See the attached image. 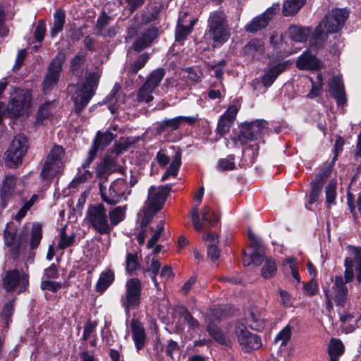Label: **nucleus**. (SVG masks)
<instances>
[{
	"label": "nucleus",
	"mask_w": 361,
	"mask_h": 361,
	"mask_svg": "<svg viewBox=\"0 0 361 361\" xmlns=\"http://www.w3.org/2000/svg\"><path fill=\"white\" fill-rule=\"evenodd\" d=\"M347 249L352 257H348L345 259L344 278L336 276L333 280L331 277V283L326 282L322 284L326 308L329 312L331 311L334 302L339 307L338 312L341 322V330L346 334L354 331L356 327L354 324H348L354 317L353 314L342 310L348 302V289L346 283L353 281L354 269L357 273V280L361 282V247L348 245Z\"/></svg>",
	"instance_id": "1"
},
{
	"label": "nucleus",
	"mask_w": 361,
	"mask_h": 361,
	"mask_svg": "<svg viewBox=\"0 0 361 361\" xmlns=\"http://www.w3.org/2000/svg\"><path fill=\"white\" fill-rule=\"evenodd\" d=\"M99 78V75L97 73L92 72L87 75L85 81L68 86L69 92H73L71 99L74 102L75 111L78 114L82 111L94 94Z\"/></svg>",
	"instance_id": "2"
},
{
	"label": "nucleus",
	"mask_w": 361,
	"mask_h": 361,
	"mask_svg": "<svg viewBox=\"0 0 361 361\" xmlns=\"http://www.w3.org/2000/svg\"><path fill=\"white\" fill-rule=\"evenodd\" d=\"M348 11L345 8H335L327 13L314 30V39L317 42H324L329 33L338 32L344 25L348 17Z\"/></svg>",
	"instance_id": "3"
},
{
	"label": "nucleus",
	"mask_w": 361,
	"mask_h": 361,
	"mask_svg": "<svg viewBox=\"0 0 361 361\" xmlns=\"http://www.w3.org/2000/svg\"><path fill=\"white\" fill-rule=\"evenodd\" d=\"M208 32L214 41V46L221 44L229 38V29L226 16L222 11H214L210 13L208 20Z\"/></svg>",
	"instance_id": "4"
},
{
	"label": "nucleus",
	"mask_w": 361,
	"mask_h": 361,
	"mask_svg": "<svg viewBox=\"0 0 361 361\" xmlns=\"http://www.w3.org/2000/svg\"><path fill=\"white\" fill-rule=\"evenodd\" d=\"M86 219L99 234L109 235L111 232L106 209L102 204L90 205L87 211Z\"/></svg>",
	"instance_id": "5"
},
{
	"label": "nucleus",
	"mask_w": 361,
	"mask_h": 361,
	"mask_svg": "<svg viewBox=\"0 0 361 361\" xmlns=\"http://www.w3.org/2000/svg\"><path fill=\"white\" fill-rule=\"evenodd\" d=\"M64 149L62 147L54 146L48 154L41 171L43 179L51 178L60 173L63 169Z\"/></svg>",
	"instance_id": "6"
},
{
	"label": "nucleus",
	"mask_w": 361,
	"mask_h": 361,
	"mask_svg": "<svg viewBox=\"0 0 361 361\" xmlns=\"http://www.w3.org/2000/svg\"><path fill=\"white\" fill-rule=\"evenodd\" d=\"M31 102V95L25 90L15 88L11 93L10 101L6 111L8 116L18 117L28 111Z\"/></svg>",
	"instance_id": "7"
},
{
	"label": "nucleus",
	"mask_w": 361,
	"mask_h": 361,
	"mask_svg": "<svg viewBox=\"0 0 361 361\" xmlns=\"http://www.w3.org/2000/svg\"><path fill=\"white\" fill-rule=\"evenodd\" d=\"M99 189L102 200L109 204L118 203L123 197L126 198L130 193V190L123 178L114 180L108 190L103 185H100Z\"/></svg>",
	"instance_id": "8"
},
{
	"label": "nucleus",
	"mask_w": 361,
	"mask_h": 361,
	"mask_svg": "<svg viewBox=\"0 0 361 361\" xmlns=\"http://www.w3.org/2000/svg\"><path fill=\"white\" fill-rule=\"evenodd\" d=\"M141 292V282L138 279L133 278L127 281L126 293L121 298L122 305L125 307L126 314H129L130 309L138 307L140 302Z\"/></svg>",
	"instance_id": "9"
},
{
	"label": "nucleus",
	"mask_w": 361,
	"mask_h": 361,
	"mask_svg": "<svg viewBox=\"0 0 361 361\" xmlns=\"http://www.w3.org/2000/svg\"><path fill=\"white\" fill-rule=\"evenodd\" d=\"M65 59V55L59 53L50 62L42 83V90L44 92H49L57 84Z\"/></svg>",
	"instance_id": "10"
},
{
	"label": "nucleus",
	"mask_w": 361,
	"mask_h": 361,
	"mask_svg": "<svg viewBox=\"0 0 361 361\" xmlns=\"http://www.w3.org/2000/svg\"><path fill=\"white\" fill-rule=\"evenodd\" d=\"M267 131V123L264 120H257L244 125L240 130L238 139L241 145L262 137Z\"/></svg>",
	"instance_id": "11"
},
{
	"label": "nucleus",
	"mask_w": 361,
	"mask_h": 361,
	"mask_svg": "<svg viewBox=\"0 0 361 361\" xmlns=\"http://www.w3.org/2000/svg\"><path fill=\"white\" fill-rule=\"evenodd\" d=\"M171 190V185L169 184L161 185L158 188L151 186L148 190L145 206L154 212H159L163 207L167 195Z\"/></svg>",
	"instance_id": "12"
},
{
	"label": "nucleus",
	"mask_w": 361,
	"mask_h": 361,
	"mask_svg": "<svg viewBox=\"0 0 361 361\" xmlns=\"http://www.w3.org/2000/svg\"><path fill=\"white\" fill-rule=\"evenodd\" d=\"M235 334L240 345L245 352L257 350L262 345L260 337L248 331L243 324L238 323L235 326Z\"/></svg>",
	"instance_id": "13"
},
{
	"label": "nucleus",
	"mask_w": 361,
	"mask_h": 361,
	"mask_svg": "<svg viewBox=\"0 0 361 361\" xmlns=\"http://www.w3.org/2000/svg\"><path fill=\"white\" fill-rule=\"evenodd\" d=\"M28 284V276L18 270L8 271L3 278V287L7 291L17 290L18 293L25 290Z\"/></svg>",
	"instance_id": "14"
},
{
	"label": "nucleus",
	"mask_w": 361,
	"mask_h": 361,
	"mask_svg": "<svg viewBox=\"0 0 361 361\" xmlns=\"http://www.w3.org/2000/svg\"><path fill=\"white\" fill-rule=\"evenodd\" d=\"M27 149V140L23 135H17L6 152L7 159L15 166L21 163Z\"/></svg>",
	"instance_id": "15"
},
{
	"label": "nucleus",
	"mask_w": 361,
	"mask_h": 361,
	"mask_svg": "<svg viewBox=\"0 0 361 361\" xmlns=\"http://www.w3.org/2000/svg\"><path fill=\"white\" fill-rule=\"evenodd\" d=\"M279 10L280 4L274 3L263 14L254 18L250 23L247 24L245 30L248 32H256L265 27Z\"/></svg>",
	"instance_id": "16"
},
{
	"label": "nucleus",
	"mask_w": 361,
	"mask_h": 361,
	"mask_svg": "<svg viewBox=\"0 0 361 361\" xmlns=\"http://www.w3.org/2000/svg\"><path fill=\"white\" fill-rule=\"evenodd\" d=\"M197 120L196 116H180L173 118H166L160 122H158L156 127L157 133H162L163 132L171 130H176L183 123H188L190 125L194 124Z\"/></svg>",
	"instance_id": "17"
},
{
	"label": "nucleus",
	"mask_w": 361,
	"mask_h": 361,
	"mask_svg": "<svg viewBox=\"0 0 361 361\" xmlns=\"http://www.w3.org/2000/svg\"><path fill=\"white\" fill-rule=\"evenodd\" d=\"M16 178L7 175L2 180L0 190L1 205L5 208L13 196L18 193L16 189Z\"/></svg>",
	"instance_id": "18"
},
{
	"label": "nucleus",
	"mask_w": 361,
	"mask_h": 361,
	"mask_svg": "<svg viewBox=\"0 0 361 361\" xmlns=\"http://www.w3.org/2000/svg\"><path fill=\"white\" fill-rule=\"evenodd\" d=\"M245 322L247 326L254 331H259L264 327V320L260 310L257 307H252L245 312Z\"/></svg>",
	"instance_id": "19"
},
{
	"label": "nucleus",
	"mask_w": 361,
	"mask_h": 361,
	"mask_svg": "<svg viewBox=\"0 0 361 361\" xmlns=\"http://www.w3.org/2000/svg\"><path fill=\"white\" fill-rule=\"evenodd\" d=\"M330 94L336 100L338 105L342 106L346 102L344 85L340 76H334L329 84Z\"/></svg>",
	"instance_id": "20"
},
{
	"label": "nucleus",
	"mask_w": 361,
	"mask_h": 361,
	"mask_svg": "<svg viewBox=\"0 0 361 361\" xmlns=\"http://www.w3.org/2000/svg\"><path fill=\"white\" fill-rule=\"evenodd\" d=\"M158 29L151 27L142 33L133 43L132 47L135 51H140L149 47L158 36Z\"/></svg>",
	"instance_id": "21"
},
{
	"label": "nucleus",
	"mask_w": 361,
	"mask_h": 361,
	"mask_svg": "<svg viewBox=\"0 0 361 361\" xmlns=\"http://www.w3.org/2000/svg\"><path fill=\"white\" fill-rule=\"evenodd\" d=\"M288 62H281L269 66L262 77V82L265 87H270L276 78L287 68Z\"/></svg>",
	"instance_id": "22"
},
{
	"label": "nucleus",
	"mask_w": 361,
	"mask_h": 361,
	"mask_svg": "<svg viewBox=\"0 0 361 361\" xmlns=\"http://www.w3.org/2000/svg\"><path fill=\"white\" fill-rule=\"evenodd\" d=\"M250 245L253 251L251 253L252 260L255 265L259 266L264 259V252L260 240L255 235L250 229L248 230Z\"/></svg>",
	"instance_id": "23"
},
{
	"label": "nucleus",
	"mask_w": 361,
	"mask_h": 361,
	"mask_svg": "<svg viewBox=\"0 0 361 361\" xmlns=\"http://www.w3.org/2000/svg\"><path fill=\"white\" fill-rule=\"evenodd\" d=\"M131 331L136 349L139 351L144 347L146 341V334L144 327L138 321L132 319Z\"/></svg>",
	"instance_id": "24"
},
{
	"label": "nucleus",
	"mask_w": 361,
	"mask_h": 361,
	"mask_svg": "<svg viewBox=\"0 0 361 361\" xmlns=\"http://www.w3.org/2000/svg\"><path fill=\"white\" fill-rule=\"evenodd\" d=\"M297 67L301 70H318L322 67V63L315 56L305 52L298 58Z\"/></svg>",
	"instance_id": "25"
},
{
	"label": "nucleus",
	"mask_w": 361,
	"mask_h": 361,
	"mask_svg": "<svg viewBox=\"0 0 361 361\" xmlns=\"http://www.w3.org/2000/svg\"><path fill=\"white\" fill-rule=\"evenodd\" d=\"M203 240L208 243V257H209L213 262H215L220 255V250L217 246L219 240L216 235L214 233H209L203 235Z\"/></svg>",
	"instance_id": "26"
},
{
	"label": "nucleus",
	"mask_w": 361,
	"mask_h": 361,
	"mask_svg": "<svg viewBox=\"0 0 361 361\" xmlns=\"http://www.w3.org/2000/svg\"><path fill=\"white\" fill-rule=\"evenodd\" d=\"M245 53L252 59H259L264 52V43L262 40L253 39L245 47Z\"/></svg>",
	"instance_id": "27"
},
{
	"label": "nucleus",
	"mask_w": 361,
	"mask_h": 361,
	"mask_svg": "<svg viewBox=\"0 0 361 361\" xmlns=\"http://www.w3.org/2000/svg\"><path fill=\"white\" fill-rule=\"evenodd\" d=\"M174 152V154L171 158V162L166 172L161 176V181H164L172 176L176 177L181 165V153L180 150H176L174 147H171Z\"/></svg>",
	"instance_id": "28"
},
{
	"label": "nucleus",
	"mask_w": 361,
	"mask_h": 361,
	"mask_svg": "<svg viewBox=\"0 0 361 361\" xmlns=\"http://www.w3.org/2000/svg\"><path fill=\"white\" fill-rule=\"evenodd\" d=\"M311 33L310 27L291 25L288 30L289 37L295 42H305Z\"/></svg>",
	"instance_id": "29"
},
{
	"label": "nucleus",
	"mask_w": 361,
	"mask_h": 361,
	"mask_svg": "<svg viewBox=\"0 0 361 361\" xmlns=\"http://www.w3.org/2000/svg\"><path fill=\"white\" fill-rule=\"evenodd\" d=\"M207 330L209 335L219 343L226 344L228 340L226 335L216 326L214 321L212 319L210 314L207 316Z\"/></svg>",
	"instance_id": "30"
},
{
	"label": "nucleus",
	"mask_w": 361,
	"mask_h": 361,
	"mask_svg": "<svg viewBox=\"0 0 361 361\" xmlns=\"http://www.w3.org/2000/svg\"><path fill=\"white\" fill-rule=\"evenodd\" d=\"M114 281V273L111 269H106L100 274L97 282L95 290L97 292L103 293Z\"/></svg>",
	"instance_id": "31"
},
{
	"label": "nucleus",
	"mask_w": 361,
	"mask_h": 361,
	"mask_svg": "<svg viewBox=\"0 0 361 361\" xmlns=\"http://www.w3.org/2000/svg\"><path fill=\"white\" fill-rule=\"evenodd\" d=\"M114 137V135L111 132L106 131L102 133L98 132L92 148V149L94 150V153L108 146Z\"/></svg>",
	"instance_id": "32"
},
{
	"label": "nucleus",
	"mask_w": 361,
	"mask_h": 361,
	"mask_svg": "<svg viewBox=\"0 0 361 361\" xmlns=\"http://www.w3.org/2000/svg\"><path fill=\"white\" fill-rule=\"evenodd\" d=\"M328 351L331 361H338L339 357L344 352V346L341 341L338 338H331Z\"/></svg>",
	"instance_id": "33"
},
{
	"label": "nucleus",
	"mask_w": 361,
	"mask_h": 361,
	"mask_svg": "<svg viewBox=\"0 0 361 361\" xmlns=\"http://www.w3.org/2000/svg\"><path fill=\"white\" fill-rule=\"evenodd\" d=\"M126 206H118L109 212V224L111 225V230L113 228L118 225L123 221L126 217Z\"/></svg>",
	"instance_id": "34"
},
{
	"label": "nucleus",
	"mask_w": 361,
	"mask_h": 361,
	"mask_svg": "<svg viewBox=\"0 0 361 361\" xmlns=\"http://www.w3.org/2000/svg\"><path fill=\"white\" fill-rule=\"evenodd\" d=\"M324 177L322 174H318L312 181V191L310 195L309 203L314 204L319 196L323 185L324 183Z\"/></svg>",
	"instance_id": "35"
},
{
	"label": "nucleus",
	"mask_w": 361,
	"mask_h": 361,
	"mask_svg": "<svg viewBox=\"0 0 361 361\" xmlns=\"http://www.w3.org/2000/svg\"><path fill=\"white\" fill-rule=\"evenodd\" d=\"M306 0H286L283 5V13L286 16L295 14L305 4Z\"/></svg>",
	"instance_id": "36"
},
{
	"label": "nucleus",
	"mask_w": 361,
	"mask_h": 361,
	"mask_svg": "<svg viewBox=\"0 0 361 361\" xmlns=\"http://www.w3.org/2000/svg\"><path fill=\"white\" fill-rule=\"evenodd\" d=\"M65 23V13L61 11H56L54 13V23L51 27L50 34L52 37L57 35L63 27Z\"/></svg>",
	"instance_id": "37"
},
{
	"label": "nucleus",
	"mask_w": 361,
	"mask_h": 361,
	"mask_svg": "<svg viewBox=\"0 0 361 361\" xmlns=\"http://www.w3.org/2000/svg\"><path fill=\"white\" fill-rule=\"evenodd\" d=\"M164 75V69L157 68L151 73L144 84H145V86H149L155 90V88L158 87L160 82L162 80Z\"/></svg>",
	"instance_id": "38"
},
{
	"label": "nucleus",
	"mask_w": 361,
	"mask_h": 361,
	"mask_svg": "<svg viewBox=\"0 0 361 361\" xmlns=\"http://www.w3.org/2000/svg\"><path fill=\"white\" fill-rule=\"evenodd\" d=\"M54 109L53 102H46L39 106L36 116L37 123L43 124L51 116Z\"/></svg>",
	"instance_id": "39"
},
{
	"label": "nucleus",
	"mask_w": 361,
	"mask_h": 361,
	"mask_svg": "<svg viewBox=\"0 0 361 361\" xmlns=\"http://www.w3.org/2000/svg\"><path fill=\"white\" fill-rule=\"evenodd\" d=\"M119 86L115 84L111 92L106 97L104 103L108 105L111 114H114L118 107L117 94L119 92Z\"/></svg>",
	"instance_id": "40"
},
{
	"label": "nucleus",
	"mask_w": 361,
	"mask_h": 361,
	"mask_svg": "<svg viewBox=\"0 0 361 361\" xmlns=\"http://www.w3.org/2000/svg\"><path fill=\"white\" fill-rule=\"evenodd\" d=\"M197 20H190V25L185 26L183 23V19L179 18L178 21V25L176 31V39L177 41H181L185 39V37L191 32L192 27L195 25Z\"/></svg>",
	"instance_id": "41"
},
{
	"label": "nucleus",
	"mask_w": 361,
	"mask_h": 361,
	"mask_svg": "<svg viewBox=\"0 0 361 361\" xmlns=\"http://www.w3.org/2000/svg\"><path fill=\"white\" fill-rule=\"evenodd\" d=\"M139 137H128L121 138L116 144L114 153L116 155L121 154L123 151L126 150L130 146L134 145L137 142Z\"/></svg>",
	"instance_id": "42"
},
{
	"label": "nucleus",
	"mask_w": 361,
	"mask_h": 361,
	"mask_svg": "<svg viewBox=\"0 0 361 361\" xmlns=\"http://www.w3.org/2000/svg\"><path fill=\"white\" fill-rule=\"evenodd\" d=\"M38 196L33 195L28 200L23 202V206L19 209L18 212L14 216V219L17 221H21L27 214V212L37 201Z\"/></svg>",
	"instance_id": "43"
},
{
	"label": "nucleus",
	"mask_w": 361,
	"mask_h": 361,
	"mask_svg": "<svg viewBox=\"0 0 361 361\" xmlns=\"http://www.w3.org/2000/svg\"><path fill=\"white\" fill-rule=\"evenodd\" d=\"M225 88L222 83V81H217L213 82L208 91V97L211 99H220L225 94Z\"/></svg>",
	"instance_id": "44"
},
{
	"label": "nucleus",
	"mask_w": 361,
	"mask_h": 361,
	"mask_svg": "<svg viewBox=\"0 0 361 361\" xmlns=\"http://www.w3.org/2000/svg\"><path fill=\"white\" fill-rule=\"evenodd\" d=\"M16 237V226L13 222L7 224L4 233L5 245L8 247L13 245Z\"/></svg>",
	"instance_id": "45"
},
{
	"label": "nucleus",
	"mask_w": 361,
	"mask_h": 361,
	"mask_svg": "<svg viewBox=\"0 0 361 361\" xmlns=\"http://www.w3.org/2000/svg\"><path fill=\"white\" fill-rule=\"evenodd\" d=\"M277 267L273 259H267L262 268V276L265 279L274 277L276 273Z\"/></svg>",
	"instance_id": "46"
},
{
	"label": "nucleus",
	"mask_w": 361,
	"mask_h": 361,
	"mask_svg": "<svg viewBox=\"0 0 361 361\" xmlns=\"http://www.w3.org/2000/svg\"><path fill=\"white\" fill-rule=\"evenodd\" d=\"M140 267L138 262V256L136 252H128L126 257V271L132 274Z\"/></svg>",
	"instance_id": "47"
},
{
	"label": "nucleus",
	"mask_w": 361,
	"mask_h": 361,
	"mask_svg": "<svg viewBox=\"0 0 361 361\" xmlns=\"http://www.w3.org/2000/svg\"><path fill=\"white\" fill-rule=\"evenodd\" d=\"M149 60V55L147 53H143L130 65L128 72V74L135 75L140 69H142L147 61Z\"/></svg>",
	"instance_id": "48"
},
{
	"label": "nucleus",
	"mask_w": 361,
	"mask_h": 361,
	"mask_svg": "<svg viewBox=\"0 0 361 361\" xmlns=\"http://www.w3.org/2000/svg\"><path fill=\"white\" fill-rule=\"evenodd\" d=\"M234 156L228 155L224 159L218 161L216 169L219 171H230L235 169Z\"/></svg>",
	"instance_id": "49"
},
{
	"label": "nucleus",
	"mask_w": 361,
	"mask_h": 361,
	"mask_svg": "<svg viewBox=\"0 0 361 361\" xmlns=\"http://www.w3.org/2000/svg\"><path fill=\"white\" fill-rule=\"evenodd\" d=\"M292 328L290 324L286 325L275 337L274 342H281V346L286 345L290 338Z\"/></svg>",
	"instance_id": "50"
},
{
	"label": "nucleus",
	"mask_w": 361,
	"mask_h": 361,
	"mask_svg": "<svg viewBox=\"0 0 361 361\" xmlns=\"http://www.w3.org/2000/svg\"><path fill=\"white\" fill-rule=\"evenodd\" d=\"M202 218L210 226H214L219 220L217 215L208 206H204L201 212Z\"/></svg>",
	"instance_id": "51"
},
{
	"label": "nucleus",
	"mask_w": 361,
	"mask_h": 361,
	"mask_svg": "<svg viewBox=\"0 0 361 361\" xmlns=\"http://www.w3.org/2000/svg\"><path fill=\"white\" fill-rule=\"evenodd\" d=\"M41 225L38 223L33 224L32 233L30 246L31 248L34 249L38 246L42 238Z\"/></svg>",
	"instance_id": "52"
},
{
	"label": "nucleus",
	"mask_w": 361,
	"mask_h": 361,
	"mask_svg": "<svg viewBox=\"0 0 361 361\" xmlns=\"http://www.w3.org/2000/svg\"><path fill=\"white\" fill-rule=\"evenodd\" d=\"M86 54L84 51L78 52L71 62V71L73 73H77L81 66L84 63Z\"/></svg>",
	"instance_id": "53"
},
{
	"label": "nucleus",
	"mask_w": 361,
	"mask_h": 361,
	"mask_svg": "<svg viewBox=\"0 0 361 361\" xmlns=\"http://www.w3.org/2000/svg\"><path fill=\"white\" fill-rule=\"evenodd\" d=\"M154 89L143 84L137 92V99L140 102H149L153 99Z\"/></svg>",
	"instance_id": "54"
},
{
	"label": "nucleus",
	"mask_w": 361,
	"mask_h": 361,
	"mask_svg": "<svg viewBox=\"0 0 361 361\" xmlns=\"http://www.w3.org/2000/svg\"><path fill=\"white\" fill-rule=\"evenodd\" d=\"M160 267V263L153 258L150 265H149L147 269V271L149 273L151 279L157 289H159V285L157 281L156 276L159 273Z\"/></svg>",
	"instance_id": "55"
},
{
	"label": "nucleus",
	"mask_w": 361,
	"mask_h": 361,
	"mask_svg": "<svg viewBox=\"0 0 361 361\" xmlns=\"http://www.w3.org/2000/svg\"><path fill=\"white\" fill-rule=\"evenodd\" d=\"M91 177L92 173L88 170L79 169L77 176L71 183V186L76 188L80 183L86 181Z\"/></svg>",
	"instance_id": "56"
},
{
	"label": "nucleus",
	"mask_w": 361,
	"mask_h": 361,
	"mask_svg": "<svg viewBox=\"0 0 361 361\" xmlns=\"http://www.w3.org/2000/svg\"><path fill=\"white\" fill-rule=\"evenodd\" d=\"M97 326L96 321H87L83 326L82 339L87 341L94 336V333Z\"/></svg>",
	"instance_id": "57"
},
{
	"label": "nucleus",
	"mask_w": 361,
	"mask_h": 361,
	"mask_svg": "<svg viewBox=\"0 0 361 361\" xmlns=\"http://www.w3.org/2000/svg\"><path fill=\"white\" fill-rule=\"evenodd\" d=\"M312 82V90L310 93L307 94V97L310 99H313L317 96H319L322 92V78L320 74L317 75V81L313 82L311 79Z\"/></svg>",
	"instance_id": "58"
},
{
	"label": "nucleus",
	"mask_w": 361,
	"mask_h": 361,
	"mask_svg": "<svg viewBox=\"0 0 361 361\" xmlns=\"http://www.w3.org/2000/svg\"><path fill=\"white\" fill-rule=\"evenodd\" d=\"M233 122L224 118L220 117L219 120L216 131L221 136H224L230 130Z\"/></svg>",
	"instance_id": "59"
},
{
	"label": "nucleus",
	"mask_w": 361,
	"mask_h": 361,
	"mask_svg": "<svg viewBox=\"0 0 361 361\" xmlns=\"http://www.w3.org/2000/svg\"><path fill=\"white\" fill-rule=\"evenodd\" d=\"M46 32V23L43 20L38 21L37 25L34 32V37L38 42H41L44 39V34Z\"/></svg>",
	"instance_id": "60"
},
{
	"label": "nucleus",
	"mask_w": 361,
	"mask_h": 361,
	"mask_svg": "<svg viewBox=\"0 0 361 361\" xmlns=\"http://www.w3.org/2000/svg\"><path fill=\"white\" fill-rule=\"evenodd\" d=\"M190 216L194 228L197 231H202L204 229V224L200 221L197 207H194L192 208Z\"/></svg>",
	"instance_id": "61"
},
{
	"label": "nucleus",
	"mask_w": 361,
	"mask_h": 361,
	"mask_svg": "<svg viewBox=\"0 0 361 361\" xmlns=\"http://www.w3.org/2000/svg\"><path fill=\"white\" fill-rule=\"evenodd\" d=\"M75 240V235H67L63 230L61 231V239L59 243V247L60 249H65L69 246H71Z\"/></svg>",
	"instance_id": "62"
},
{
	"label": "nucleus",
	"mask_w": 361,
	"mask_h": 361,
	"mask_svg": "<svg viewBox=\"0 0 361 361\" xmlns=\"http://www.w3.org/2000/svg\"><path fill=\"white\" fill-rule=\"evenodd\" d=\"M336 183L331 180L326 188V197L328 203H333L336 198Z\"/></svg>",
	"instance_id": "63"
},
{
	"label": "nucleus",
	"mask_w": 361,
	"mask_h": 361,
	"mask_svg": "<svg viewBox=\"0 0 361 361\" xmlns=\"http://www.w3.org/2000/svg\"><path fill=\"white\" fill-rule=\"evenodd\" d=\"M173 155H169L166 150H160L157 153L156 159L161 167H165L169 163Z\"/></svg>",
	"instance_id": "64"
}]
</instances>
